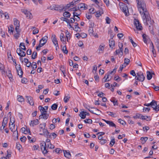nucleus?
<instances>
[{
	"instance_id": "nucleus-1",
	"label": "nucleus",
	"mask_w": 159,
	"mask_h": 159,
	"mask_svg": "<svg viewBox=\"0 0 159 159\" xmlns=\"http://www.w3.org/2000/svg\"><path fill=\"white\" fill-rule=\"evenodd\" d=\"M136 2L138 10L143 18L144 24L148 26L150 32L154 35L155 33L153 30L154 21L151 19L145 2L143 0H136Z\"/></svg>"
},
{
	"instance_id": "nucleus-2",
	"label": "nucleus",
	"mask_w": 159,
	"mask_h": 159,
	"mask_svg": "<svg viewBox=\"0 0 159 159\" xmlns=\"http://www.w3.org/2000/svg\"><path fill=\"white\" fill-rule=\"evenodd\" d=\"M120 8L122 12L125 14L126 16H128L129 15L128 8L126 4L123 3H119Z\"/></svg>"
},
{
	"instance_id": "nucleus-3",
	"label": "nucleus",
	"mask_w": 159,
	"mask_h": 159,
	"mask_svg": "<svg viewBox=\"0 0 159 159\" xmlns=\"http://www.w3.org/2000/svg\"><path fill=\"white\" fill-rule=\"evenodd\" d=\"M134 25L136 27V30H134L135 33L138 34L139 33L138 31L141 30L143 29V27L140 23L139 20L136 19L134 20Z\"/></svg>"
},
{
	"instance_id": "nucleus-4",
	"label": "nucleus",
	"mask_w": 159,
	"mask_h": 159,
	"mask_svg": "<svg viewBox=\"0 0 159 159\" xmlns=\"http://www.w3.org/2000/svg\"><path fill=\"white\" fill-rule=\"evenodd\" d=\"M41 149L44 154H46L48 152V148L47 146L46 143L45 142L41 143L40 146Z\"/></svg>"
},
{
	"instance_id": "nucleus-5",
	"label": "nucleus",
	"mask_w": 159,
	"mask_h": 159,
	"mask_svg": "<svg viewBox=\"0 0 159 159\" xmlns=\"http://www.w3.org/2000/svg\"><path fill=\"white\" fill-rule=\"evenodd\" d=\"M50 9L52 10H56L61 12V11L64 9V8H63L60 6L58 5H53L50 7Z\"/></svg>"
},
{
	"instance_id": "nucleus-6",
	"label": "nucleus",
	"mask_w": 159,
	"mask_h": 159,
	"mask_svg": "<svg viewBox=\"0 0 159 159\" xmlns=\"http://www.w3.org/2000/svg\"><path fill=\"white\" fill-rule=\"evenodd\" d=\"M151 106L153 108V110L155 111L156 112H157L159 111L158 107L157 102L155 100H152L151 102Z\"/></svg>"
},
{
	"instance_id": "nucleus-7",
	"label": "nucleus",
	"mask_w": 159,
	"mask_h": 159,
	"mask_svg": "<svg viewBox=\"0 0 159 159\" xmlns=\"http://www.w3.org/2000/svg\"><path fill=\"white\" fill-rule=\"evenodd\" d=\"M16 69L18 75H19L20 77L21 78L22 76L23 72L21 68L20 65H18L17 66H16Z\"/></svg>"
},
{
	"instance_id": "nucleus-8",
	"label": "nucleus",
	"mask_w": 159,
	"mask_h": 159,
	"mask_svg": "<svg viewBox=\"0 0 159 159\" xmlns=\"http://www.w3.org/2000/svg\"><path fill=\"white\" fill-rule=\"evenodd\" d=\"M20 48H17L16 50V53L21 57H25L26 55L25 53Z\"/></svg>"
},
{
	"instance_id": "nucleus-9",
	"label": "nucleus",
	"mask_w": 159,
	"mask_h": 159,
	"mask_svg": "<svg viewBox=\"0 0 159 159\" xmlns=\"http://www.w3.org/2000/svg\"><path fill=\"white\" fill-rule=\"evenodd\" d=\"M14 24L15 27V30L16 31H17V30L19 29L20 26V22L16 18L14 19Z\"/></svg>"
},
{
	"instance_id": "nucleus-10",
	"label": "nucleus",
	"mask_w": 159,
	"mask_h": 159,
	"mask_svg": "<svg viewBox=\"0 0 159 159\" xmlns=\"http://www.w3.org/2000/svg\"><path fill=\"white\" fill-rule=\"evenodd\" d=\"M48 39V37L47 36L43 37L40 41L39 43L42 46H43L47 42Z\"/></svg>"
},
{
	"instance_id": "nucleus-11",
	"label": "nucleus",
	"mask_w": 159,
	"mask_h": 159,
	"mask_svg": "<svg viewBox=\"0 0 159 159\" xmlns=\"http://www.w3.org/2000/svg\"><path fill=\"white\" fill-rule=\"evenodd\" d=\"M87 5L84 3H81L79 4L78 8L82 10H85L87 9Z\"/></svg>"
},
{
	"instance_id": "nucleus-12",
	"label": "nucleus",
	"mask_w": 159,
	"mask_h": 159,
	"mask_svg": "<svg viewBox=\"0 0 159 159\" xmlns=\"http://www.w3.org/2000/svg\"><path fill=\"white\" fill-rule=\"evenodd\" d=\"M137 75L139 78V81L143 82L144 80L145 77L143 73L139 72L137 74Z\"/></svg>"
},
{
	"instance_id": "nucleus-13",
	"label": "nucleus",
	"mask_w": 159,
	"mask_h": 159,
	"mask_svg": "<svg viewBox=\"0 0 159 159\" xmlns=\"http://www.w3.org/2000/svg\"><path fill=\"white\" fill-rule=\"evenodd\" d=\"M26 97L27 98V102L29 103L30 105H34V103L32 97L30 96H26Z\"/></svg>"
},
{
	"instance_id": "nucleus-14",
	"label": "nucleus",
	"mask_w": 159,
	"mask_h": 159,
	"mask_svg": "<svg viewBox=\"0 0 159 159\" xmlns=\"http://www.w3.org/2000/svg\"><path fill=\"white\" fill-rule=\"evenodd\" d=\"M43 132L44 135L47 138H51V134L48 132V130L46 129L43 130Z\"/></svg>"
},
{
	"instance_id": "nucleus-15",
	"label": "nucleus",
	"mask_w": 159,
	"mask_h": 159,
	"mask_svg": "<svg viewBox=\"0 0 159 159\" xmlns=\"http://www.w3.org/2000/svg\"><path fill=\"white\" fill-rule=\"evenodd\" d=\"M49 116V114L47 113V111L41 114L39 116V119H40V117L41 116L43 119H47Z\"/></svg>"
},
{
	"instance_id": "nucleus-16",
	"label": "nucleus",
	"mask_w": 159,
	"mask_h": 159,
	"mask_svg": "<svg viewBox=\"0 0 159 159\" xmlns=\"http://www.w3.org/2000/svg\"><path fill=\"white\" fill-rule=\"evenodd\" d=\"M39 123V121L38 119H36L34 120L31 121L30 123V126H33L34 125H38Z\"/></svg>"
},
{
	"instance_id": "nucleus-17",
	"label": "nucleus",
	"mask_w": 159,
	"mask_h": 159,
	"mask_svg": "<svg viewBox=\"0 0 159 159\" xmlns=\"http://www.w3.org/2000/svg\"><path fill=\"white\" fill-rule=\"evenodd\" d=\"M143 40L145 43L147 44V42L149 40L148 37L145 34H143L142 35Z\"/></svg>"
},
{
	"instance_id": "nucleus-18",
	"label": "nucleus",
	"mask_w": 159,
	"mask_h": 159,
	"mask_svg": "<svg viewBox=\"0 0 159 159\" xmlns=\"http://www.w3.org/2000/svg\"><path fill=\"white\" fill-rule=\"evenodd\" d=\"M123 48H119L118 49L116 50L115 51V55H119L120 54L121 56H122L123 54Z\"/></svg>"
},
{
	"instance_id": "nucleus-19",
	"label": "nucleus",
	"mask_w": 159,
	"mask_h": 159,
	"mask_svg": "<svg viewBox=\"0 0 159 159\" xmlns=\"http://www.w3.org/2000/svg\"><path fill=\"white\" fill-rule=\"evenodd\" d=\"M100 10L99 11H97L95 14V16L97 17H99L103 13V11L102 9V8H100Z\"/></svg>"
},
{
	"instance_id": "nucleus-20",
	"label": "nucleus",
	"mask_w": 159,
	"mask_h": 159,
	"mask_svg": "<svg viewBox=\"0 0 159 159\" xmlns=\"http://www.w3.org/2000/svg\"><path fill=\"white\" fill-rule=\"evenodd\" d=\"M52 40L54 45L56 46V47H58L57 41L55 35L54 36Z\"/></svg>"
},
{
	"instance_id": "nucleus-21",
	"label": "nucleus",
	"mask_w": 159,
	"mask_h": 159,
	"mask_svg": "<svg viewBox=\"0 0 159 159\" xmlns=\"http://www.w3.org/2000/svg\"><path fill=\"white\" fill-rule=\"evenodd\" d=\"M64 156L68 158H69L71 156V154L69 151H64Z\"/></svg>"
},
{
	"instance_id": "nucleus-22",
	"label": "nucleus",
	"mask_w": 159,
	"mask_h": 159,
	"mask_svg": "<svg viewBox=\"0 0 159 159\" xmlns=\"http://www.w3.org/2000/svg\"><path fill=\"white\" fill-rule=\"evenodd\" d=\"M115 44L114 41L112 39L109 40V45L111 48H113Z\"/></svg>"
},
{
	"instance_id": "nucleus-23",
	"label": "nucleus",
	"mask_w": 159,
	"mask_h": 159,
	"mask_svg": "<svg viewBox=\"0 0 159 159\" xmlns=\"http://www.w3.org/2000/svg\"><path fill=\"white\" fill-rule=\"evenodd\" d=\"M46 124L45 123H44L42 124H41L39 125V129L40 131L42 130L43 131V129H45V128L46 126Z\"/></svg>"
},
{
	"instance_id": "nucleus-24",
	"label": "nucleus",
	"mask_w": 159,
	"mask_h": 159,
	"mask_svg": "<svg viewBox=\"0 0 159 159\" xmlns=\"http://www.w3.org/2000/svg\"><path fill=\"white\" fill-rule=\"evenodd\" d=\"M65 33L67 41L68 42L69 40H70L71 38L70 34L68 31L67 30L66 31Z\"/></svg>"
},
{
	"instance_id": "nucleus-25",
	"label": "nucleus",
	"mask_w": 159,
	"mask_h": 159,
	"mask_svg": "<svg viewBox=\"0 0 159 159\" xmlns=\"http://www.w3.org/2000/svg\"><path fill=\"white\" fill-rule=\"evenodd\" d=\"M60 38L61 41L63 43L66 42V39L63 33H61L60 34Z\"/></svg>"
},
{
	"instance_id": "nucleus-26",
	"label": "nucleus",
	"mask_w": 159,
	"mask_h": 159,
	"mask_svg": "<svg viewBox=\"0 0 159 159\" xmlns=\"http://www.w3.org/2000/svg\"><path fill=\"white\" fill-rule=\"evenodd\" d=\"M24 62L26 63V66L28 67H30L31 66V63L29 61L28 59L25 58L24 59Z\"/></svg>"
},
{
	"instance_id": "nucleus-27",
	"label": "nucleus",
	"mask_w": 159,
	"mask_h": 159,
	"mask_svg": "<svg viewBox=\"0 0 159 159\" xmlns=\"http://www.w3.org/2000/svg\"><path fill=\"white\" fill-rule=\"evenodd\" d=\"M79 116L82 119L85 118L86 117V112L84 111H82L80 113Z\"/></svg>"
},
{
	"instance_id": "nucleus-28",
	"label": "nucleus",
	"mask_w": 159,
	"mask_h": 159,
	"mask_svg": "<svg viewBox=\"0 0 159 159\" xmlns=\"http://www.w3.org/2000/svg\"><path fill=\"white\" fill-rule=\"evenodd\" d=\"M39 108L41 112V114L47 111L45 110V108L41 106H39Z\"/></svg>"
},
{
	"instance_id": "nucleus-29",
	"label": "nucleus",
	"mask_w": 159,
	"mask_h": 159,
	"mask_svg": "<svg viewBox=\"0 0 159 159\" xmlns=\"http://www.w3.org/2000/svg\"><path fill=\"white\" fill-rule=\"evenodd\" d=\"M20 48H21L22 49L25 51L26 48L25 45V43H21L19 45Z\"/></svg>"
},
{
	"instance_id": "nucleus-30",
	"label": "nucleus",
	"mask_w": 159,
	"mask_h": 159,
	"mask_svg": "<svg viewBox=\"0 0 159 159\" xmlns=\"http://www.w3.org/2000/svg\"><path fill=\"white\" fill-rule=\"evenodd\" d=\"M147 78L148 80H151L152 77V75L151 73L149 71H147Z\"/></svg>"
},
{
	"instance_id": "nucleus-31",
	"label": "nucleus",
	"mask_w": 159,
	"mask_h": 159,
	"mask_svg": "<svg viewBox=\"0 0 159 159\" xmlns=\"http://www.w3.org/2000/svg\"><path fill=\"white\" fill-rule=\"evenodd\" d=\"M63 15L65 17L69 18L71 15L69 12L65 11L63 13Z\"/></svg>"
},
{
	"instance_id": "nucleus-32",
	"label": "nucleus",
	"mask_w": 159,
	"mask_h": 159,
	"mask_svg": "<svg viewBox=\"0 0 159 159\" xmlns=\"http://www.w3.org/2000/svg\"><path fill=\"white\" fill-rule=\"evenodd\" d=\"M17 130V127L16 128V130L15 131L12 132H13V136L15 137H16L18 139V134Z\"/></svg>"
},
{
	"instance_id": "nucleus-33",
	"label": "nucleus",
	"mask_w": 159,
	"mask_h": 159,
	"mask_svg": "<svg viewBox=\"0 0 159 159\" xmlns=\"http://www.w3.org/2000/svg\"><path fill=\"white\" fill-rule=\"evenodd\" d=\"M9 127L10 129L12 132H13V131H15L16 130V129L15 128V124L13 125H11V124L10 123Z\"/></svg>"
},
{
	"instance_id": "nucleus-34",
	"label": "nucleus",
	"mask_w": 159,
	"mask_h": 159,
	"mask_svg": "<svg viewBox=\"0 0 159 159\" xmlns=\"http://www.w3.org/2000/svg\"><path fill=\"white\" fill-rule=\"evenodd\" d=\"M73 6V4H71V2H70L69 4H67L65 7H63V8H64V9H63V10H65L66 9H68L71 7H72Z\"/></svg>"
},
{
	"instance_id": "nucleus-35",
	"label": "nucleus",
	"mask_w": 159,
	"mask_h": 159,
	"mask_svg": "<svg viewBox=\"0 0 159 159\" xmlns=\"http://www.w3.org/2000/svg\"><path fill=\"white\" fill-rule=\"evenodd\" d=\"M80 13H78L77 12H73V17L74 18H75V16H76L77 17L78 19V20H76V21H79L80 20V17L78 16H79L80 15Z\"/></svg>"
},
{
	"instance_id": "nucleus-36",
	"label": "nucleus",
	"mask_w": 159,
	"mask_h": 159,
	"mask_svg": "<svg viewBox=\"0 0 159 159\" xmlns=\"http://www.w3.org/2000/svg\"><path fill=\"white\" fill-rule=\"evenodd\" d=\"M148 138L147 137H142L141 138L140 140L142 141V144H144L147 140Z\"/></svg>"
},
{
	"instance_id": "nucleus-37",
	"label": "nucleus",
	"mask_w": 159,
	"mask_h": 159,
	"mask_svg": "<svg viewBox=\"0 0 159 159\" xmlns=\"http://www.w3.org/2000/svg\"><path fill=\"white\" fill-rule=\"evenodd\" d=\"M17 97V100L19 102H22L24 101V98H23L22 96L18 95Z\"/></svg>"
},
{
	"instance_id": "nucleus-38",
	"label": "nucleus",
	"mask_w": 159,
	"mask_h": 159,
	"mask_svg": "<svg viewBox=\"0 0 159 159\" xmlns=\"http://www.w3.org/2000/svg\"><path fill=\"white\" fill-rule=\"evenodd\" d=\"M8 121V118L7 117H5L4 118L2 122L3 125L4 124L5 125H7Z\"/></svg>"
},
{
	"instance_id": "nucleus-39",
	"label": "nucleus",
	"mask_w": 159,
	"mask_h": 159,
	"mask_svg": "<svg viewBox=\"0 0 159 159\" xmlns=\"http://www.w3.org/2000/svg\"><path fill=\"white\" fill-rule=\"evenodd\" d=\"M104 46H105L104 45H103V46L100 45L99 46L98 50H99V53L102 52H103V51L104 49Z\"/></svg>"
},
{
	"instance_id": "nucleus-40",
	"label": "nucleus",
	"mask_w": 159,
	"mask_h": 159,
	"mask_svg": "<svg viewBox=\"0 0 159 159\" xmlns=\"http://www.w3.org/2000/svg\"><path fill=\"white\" fill-rule=\"evenodd\" d=\"M130 62V60L127 58H125L124 60V65H125V64H126L125 66H127L128 65Z\"/></svg>"
},
{
	"instance_id": "nucleus-41",
	"label": "nucleus",
	"mask_w": 159,
	"mask_h": 159,
	"mask_svg": "<svg viewBox=\"0 0 159 159\" xmlns=\"http://www.w3.org/2000/svg\"><path fill=\"white\" fill-rule=\"evenodd\" d=\"M75 25H74V26L75 27V28H73V29L74 30L77 31L78 30V29H80V28L78 26L79 24L76 22L75 23Z\"/></svg>"
},
{
	"instance_id": "nucleus-42",
	"label": "nucleus",
	"mask_w": 159,
	"mask_h": 159,
	"mask_svg": "<svg viewBox=\"0 0 159 159\" xmlns=\"http://www.w3.org/2000/svg\"><path fill=\"white\" fill-rule=\"evenodd\" d=\"M129 39H130V42H131L133 46L134 47H136L137 45V44L134 42L133 39H132V38L130 37H129Z\"/></svg>"
},
{
	"instance_id": "nucleus-43",
	"label": "nucleus",
	"mask_w": 159,
	"mask_h": 159,
	"mask_svg": "<svg viewBox=\"0 0 159 159\" xmlns=\"http://www.w3.org/2000/svg\"><path fill=\"white\" fill-rule=\"evenodd\" d=\"M30 66L32 67V68L34 69H35L37 67L36 63L34 62H33L31 63V66Z\"/></svg>"
},
{
	"instance_id": "nucleus-44",
	"label": "nucleus",
	"mask_w": 159,
	"mask_h": 159,
	"mask_svg": "<svg viewBox=\"0 0 159 159\" xmlns=\"http://www.w3.org/2000/svg\"><path fill=\"white\" fill-rule=\"evenodd\" d=\"M16 33L14 35V37L16 38V39H17L19 37L20 35V30H19V29H18L17 30V31H16Z\"/></svg>"
},
{
	"instance_id": "nucleus-45",
	"label": "nucleus",
	"mask_w": 159,
	"mask_h": 159,
	"mask_svg": "<svg viewBox=\"0 0 159 159\" xmlns=\"http://www.w3.org/2000/svg\"><path fill=\"white\" fill-rule=\"evenodd\" d=\"M22 147L21 145L19 143H16V148L19 151H20V150L22 148Z\"/></svg>"
},
{
	"instance_id": "nucleus-46",
	"label": "nucleus",
	"mask_w": 159,
	"mask_h": 159,
	"mask_svg": "<svg viewBox=\"0 0 159 159\" xmlns=\"http://www.w3.org/2000/svg\"><path fill=\"white\" fill-rule=\"evenodd\" d=\"M88 31H89V34L90 35H93V28L91 27H89Z\"/></svg>"
},
{
	"instance_id": "nucleus-47",
	"label": "nucleus",
	"mask_w": 159,
	"mask_h": 159,
	"mask_svg": "<svg viewBox=\"0 0 159 159\" xmlns=\"http://www.w3.org/2000/svg\"><path fill=\"white\" fill-rule=\"evenodd\" d=\"M37 53L36 52L34 51L33 52L32 55L31 56V58L32 59H34L37 57Z\"/></svg>"
},
{
	"instance_id": "nucleus-48",
	"label": "nucleus",
	"mask_w": 159,
	"mask_h": 159,
	"mask_svg": "<svg viewBox=\"0 0 159 159\" xmlns=\"http://www.w3.org/2000/svg\"><path fill=\"white\" fill-rule=\"evenodd\" d=\"M115 143V139L113 138L111 139V141L110 143V144L111 146H112Z\"/></svg>"
},
{
	"instance_id": "nucleus-49",
	"label": "nucleus",
	"mask_w": 159,
	"mask_h": 159,
	"mask_svg": "<svg viewBox=\"0 0 159 159\" xmlns=\"http://www.w3.org/2000/svg\"><path fill=\"white\" fill-rule=\"evenodd\" d=\"M57 105L56 103H54L52 106L51 108L52 110H55L57 109Z\"/></svg>"
},
{
	"instance_id": "nucleus-50",
	"label": "nucleus",
	"mask_w": 159,
	"mask_h": 159,
	"mask_svg": "<svg viewBox=\"0 0 159 159\" xmlns=\"http://www.w3.org/2000/svg\"><path fill=\"white\" fill-rule=\"evenodd\" d=\"M62 50L63 51V52L64 53H65L66 54H67V53L68 52V50H67L66 48V46H63V47L62 49Z\"/></svg>"
},
{
	"instance_id": "nucleus-51",
	"label": "nucleus",
	"mask_w": 159,
	"mask_h": 159,
	"mask_svg": "<svg viewBox=\"0 0 159 159\" xmlns=\"http://www.w3.org/2000/svg\"><path fill=\"white\" fill-rule=\"evenodd\" d=\"M70 98V97L68 96H65L64 97V101L66 103L69 100V99Z\"/></svg>"
},
{
	"instance_id": "nucleus-52",
	"label": "nucleus",
	"mask_w": 159,
	"mask_h": 159,
	"mask_svg": "<svg viewBox=\"0 0 159 159\" xmlns=\"http://www.w3.org/2000/svg\"><path fill=\"white\" fill-rule=\"evenodd\" d=\"M25 15L26 16V17L28 19H31L32 18V14L29 11H28L26 13V15Z\"/></svg>"
},
{
	"instance_id": "nucleus-53",
	"label": "nucleus",
	"mask_w": 159,
	"mask_h": 159,
	"mask_svg": "<svg viewBox=\"0 0 159 159\" xmlns=\"http://www.w3.org/2000/svg\"><path fill=\"white\" fill-rule=\"evenodd\" d=\"M84 122L86 123L91 124L92 122V120L90 119H86L84 120Z\"/></svg>"
},
{
	"instance_id": "nucleus-54",
	"label": "nucleus",
	"mask_w": 159,
	"mask_h": 159,
	"mask_svg": "<svg viewBox=\"0 0 159 159\" xmlns=\"http://www.w3.org/2000/svg\"><path fill=\"white\" fill-rule=\"evenodd\" d=\"M80 0H73L71 2V4H73V6L75 5L76 4L78 3Z\"/></svg>"
},
{
	"instance_id": "nucleus-55",
	"label": "nucleus",
	"mask_w": 159,
	"mask_h": 159,
	"mask_svg": "<svg viewBox=\"0 0 159 159\" xmlns=\"http://www.w3.org/2000/svg\"><path fill=\"white\" fill-rule=\"evenodd\" d=\"M106 75L107 76V77L106 79L104 80V82H107V81H109L111 80V79H110V80H108V79L109 78V74H108L105 75L103 79H104V78H106Z\"/></svg>"
},
{
	"instance_id": "nucleus-56",
	"label": "nucleus",
	"mask_w": 159,
	"mask_h": 159,
	"mask_svg": "<svg viewBox=\"0 0 159 159\" xmlns=\"http://www.w3.org/2000/svg\"><path fill=\"white\" fill-rule=\"evenodd\" d=\"M118 120L120 124H121L122 125H125L126 124V122L125 121L122 120L121 119H119Z\"/></svg>"
},
{
	"instance_id": "nucleus-57",
	"label": "nucleus",
	"mask_w": 159,
	"mask_h": 159,
	"mask_svg": "<svg viewBox=\"0 0 159 159\" xmlns=\"http://www.w3.org/2000/svg\"><path fill=\"white\" fill-rule=\"evenodd\" d=\"M142 116V115L141 114L137 113L136 114V116H133V117L134 118H140L141 119Z\"/></svg>"
},
{
	"instance_id": "nucleus-58",
	"label": "nucleus",
	"mask_w": 159,
	"mask_h": 159,
	"mask_svg": "<svg viewBox=\"0 0 159 159\" xmlns=\"http://www.w3.org/2000/svg\"><path fill=\"white\" fill-rule=\"evenodd\" d=\"M7 75L9 79L12 78V75L11 72L10 70L8 71V73H7Z\"/></svg>"
},
{
	"instance_id": "nucleus-59",
	"label": "nucleus",
	"mask_w": 159,
	"mask_h": 159,
	"mask_svg": "<svg viewBox=\"0 0 159 159\" xmlns=\"http://www.w3.org/2000/svg\"><path fill=\"white\" fill-rule=\"evenodd\" d=\"M60 70L63 73H64L65 72V70L64 66H61L60 68Z\"/></svg>"
},
{
	"instance_id": "nucleus-60",
	"label": "nucleus",
	"mask_w": 159,
	"mask_h": 159,
	"mask_svg": "<svg viewBox=\"0 0 159 159\" xmlns=\"http://www.w3.org/2000/svg\"><path fill=\"white\" fill-rule=\"evenodd\" d=\"M106 23L108 24H109L111 20V19H110V18L107 16L106 17Z\"/></svg>"
},
{
	"instance_id": "nucleus-61",
	"label": "nucleus",
	"mask_w": 159,
	"mask_h": 159,
	"mask_svg": "<svg viewBox=\"0 0 159 159\" xmlns=\"http://www.w3.org/2000/svg\"><path fill=\"white\" fill-rule=\"evenodd\" d=\"M150 110V108L149 107H143V112H146V111L149 112Z\"/></svg>"
},
{
	"instance_id": "nucleus-62",
	"label": "nucleus",
	"mask_w": 159,
	"mask_h": 159,
	"mask_svg": "<svg viewBox=\"0 0 159 159\" xmlns=\"http://www.w3.org/2000/svg\"><path fill=\"white\" fill-rule=\"evenodd\" d=\"M153 86V89L156 91H158L159 90V87L157 86H156L154 85V84H152Z\"/></svg>"
},
{
	"instance_id": "nucleus-63",
	"label": "nucleus",
	"mask_w": 159,
	"mask_h": 159,
	"mask_svg": "<svg viewBox=\"0 0 159 159\" xmlns=\"http://www.w3.org/2000/svg\"><path fill=\"white\" fill-rule=\"evenodd\" d=\"M20 140L22 142L24 143L26 141V138L25 136H23L20 138Z\"/></svg>"
},
{
	"instance_id": "nucleus-64",
	"label": "nucleus",
	"mask_w": 159,
	"mask_h": 159,
	"mask_svg": "<svg viewBox=\"0 0 159 159\" xmlns=\"http://www.w3.org/2000/svg\"><path fill=\"white\" fill-rule=\"evenodd\" d=\"M75 19L74 17L71 18L70 20H69V22L70 23H73L75 22Z\"/></svg>"
}]
</instances>
